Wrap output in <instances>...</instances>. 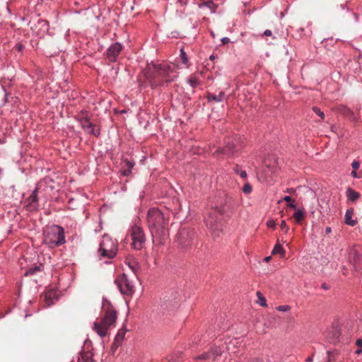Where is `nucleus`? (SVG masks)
<instances>
[{
  "instance_id": "ddd939ff",
  "label": "nucleus",
  "mask_w": 362,
  "mask_h": 362,
  "mask_svg": "<svg viewBox=\"0 0 362 362\" xmlns=\"http://www.w3.org/2000/svg\"><path fill=\"white\" fill-rule=\"evenodd\" d=\"M81 124L83 129L86 130L88 133L91 134L95 136H99V129L95 128V126L92 122H90V121L88 118L81 119Z\"/></svg>"
},
{
  "instance_id": "6ab92c4d",
  "label": "nucleus",
  "mask_w": 362,
  "mask_h": 362,
  "mask_svg": "<svg viewBox=\"0 0 362 362\" xmlns=\"http://www.w3.org/2000/svg\"><path fill=\"white\" fill-rule=\"evenodd\" d=\"M348 199L352 202L359 199L361 194L351 187H348L346 192Z\"/></svg>"
},
{
  "instance_id": "49530a36",
  "label": "nucleus",
  "mask_w": 362,
  "mask_h": 362,
  "mask_svg": "<svg viewBox=\"0 0 362 362\" xmlns=\"http://www.w3.org/2000/svg\"><path fill=\"white\" fill-rule=\"evenodd\" d=\"M17 49H18V51H21V50H22V49H23V45H18L17 46Z\"/></svg>"
},
{
  "instance_id": "a878e982",
  "label": "nucleus",
  "mask_w": 362,
  "mask_h": 362,
  "mask_svg": "<svg viewBox=\"0 0 362 362\" xmlns=\"http://www.w3.org/2000/svg\"><path fill=\"white\" fill-rule=\"evenodd\" d=\"M41 270V265L30 268L25 273L26 275H33Z\"/></svg>"
},
{
  "instance_id": "9b49d317",
  "label": "nucleus",
  "mask_w": 362,
  "mask_h": 362,
  "mask_svg": "<svg viewBox=\"0 0 362 362\" xmlns=\"http://www.w3.org/2000/svg\"><path fill=\"white\" fill-rule=\"evenodd\" d=\"M122 45L119 42L112 44L107 50V59L110 62L117 61L118 55L122 49Z\"/></svg>"
},
{
  "instance_id": "7ed1b4c3",
  "label": "nucleus",
  "mask_w": 362,
  "mask_h": 362,
  "mask_svg": "<svg viewBox=\"0 0 362 362\" xmlns=\"http://www.w3.org/2000/svg\"><path fill=\"white\" fill-rule=\"evenodd\" d=\"M103 317L100 321L95 322L93 325V330L101 337H105L108 329L115 327L117 320V312L108 301L103 302Z\"/></svg>"
},
{
  "instance_id": "8fccbe9b",
  "label": "nucleus",
  "mask_w": 362,
  "mask_h": 362,
  "mask_svg": "<svg viewBox=\"0 0 362 362\" xmlns=\"http://www.w3.org/2000/svg\"><path fill=\"white\" fill-rule=\"evenodd\" d=\"M249 362H262V361L260 360H258V359H255V360L250 361Z\"/></svg>"
},
{
  "instance_id": "f03ea898",
  "label": "nucleus",
  "mask_w": 362,
  "mask_h": 362,
  "mask_svg": "<svg viewBox=\"0 0 362 362\" xmlns=\"http://www.w3.org/2000/svg\"><path fill=\"white\" fill-rule=\"evenodd\" d=\"M175 67L167 64L148 65L144 76L152 88L162 86L164 82L168 83L175 80L176 75Z\"/></svg>"
},
{
  "instance_id": "7c9ffc66",
  "label": "nucleus",
  "mask_w": 362,
  "mask_h": 362,
  "mask_svg": "<svg viewBox=\"0 0 362 362\" xmlns=\"http://www.w3.org/2000/svg\"><path fill=\"white\" fill-rule=\"evenodd\" d=\"M188 81L190 86L193 88L196 87L199 84L198 79L194 76H192Z\"/></svg>"
},
{
  "instance_id": "9d476101",
  "label": "nucleus",
  "mask_w": 362,
  "mask_h": 362,
  "mask_svg": "<svg viewBox=\"0 0 362 362\" xmlns=\"http://www.w3.org/2000/svg\"><path fill=\"white\" fill-rule=\"evenodd\" d=\"M240 150V146L236 141L228 139L226 141L225 147L223 149L217 150L215 153H219L226 155L228 157H233Z\"/></svg>"
},
{
  "instance_id": "2eb2a0df",
  "label": "nucleus",
  "mask_w": 362,
  "mask_h": 362,
  "mask_svg": "<svg viewBox=\"0 0 362 362\" xmlns=\"http://www.w3.org/2000/svg\"><path fill=\"white\" fill-rule=\"evenodd\" d=\"M179 235L180 243L185 246L187 245L188 240H187V238H189V239H192L193 233L187 229H182L180 230Z\"/></svg>"
},
{
  "instance_id": "ea45409f",
  "label": "nucleus",
  "mask_w": 362,
  "mask_h": 362,
  "mask_svg": "<svg viewBox=\"0 0 362 362\" xmlns=\"http://www.w3.org/2000/svg\"><path fill=\"white\" fill-rule=\"evenodd\" d=\"M230 41V39L228 37H223L221 39V42L223 44L226 45L228 44Z\"/></svg>"
},
{
  "instance_id": "c756f323",
  "label": "nucleus",
  "mask_w": 362,
  "mask_h": 362,
  "mask_svg": "<svg viewBox=\"0 0 362 362\" xmlns=\"http://www.w3.org/2000/svg\"><path fill=\"white\" fill-rule=\"evenodd\" d=\"M284 200L288 203V206L292 209H296V204L292 201V199L290 196H286L284 198Z\"/></svg>"
},
{
  "instance_id": "1a4fd4ad",
  "label": "nucleus",
  "mask_w": 362,
  "mask_h": 362,
  "mask_svg": "<svg viewBox=\"0 0 362 362\" xmlns=\"http://www.w3.org/2000/svg\"><path fill=\"white\" fill-rule=\"evenodd\" d=\"M115 283L122 293L129 296L133 293L134 286L128 280L126 274H123L120 275L115 280Z\"/></svg>"
},
{
  "instance_id": "bb28decb",
  "label": "nucleus",
  "mask_w": 362,
  "mask_h": 362,
  "mask_svg": "<svg viewBox=\"0 0 362 362\" xmlns=\"http://www.w3.org/2000/svg\"><path fill=\"white\" fill-rule=\"evenodd\" d=\"M257 296L258 297V303L262 306H267L266 299L262 296V294L259 291H258L257 293Z\"/></svg>"
},
{
  "instance_id": "37998d69",
  "label": "nucleus",
  "mask_w": 362,
  "mask_h": 362,
  "mask_svg": "<svg viewBox=\"0 0 362 362\" xmlns=\"http://www.w3.org/2000/svg\"><path fill=\"white\" fill-rule=\"evenodd\" d=\"M331 228L330 227H327L326 229H325V232L327 234H329V233H331Z\"/></svg>"
},
{
  "instance_id": "b1692460",
  "label": "nucleus",
  "mask_w": 362,
  "mask_h": 362,
  "mask_svg": "<svg viewBox=\"0 0 362 362\" xmlns=\"http://www.w3.org/2000/svg\"><path fill=\"white\" fill-rule=\"evenodd\" d=\"M293 218L297 223H300L305 218L304 211L300 209L297 210L293 214Z\"/></svg>"
},
{
  "instance_id": "20e7f679",
  "label": "nucleus",
  "mask_w": 362,
  "mask_h": 362,
  "mask_svg": "<svg viewBox=\"0 0 362 362\" xmlns=\"http://www.w3.org/2000/svg\"><path fill=\"white\" fill-rule=\"evenodd\" d=\"M43 243L50 248L63 245L65 243L64 228L57 225L46 227L43 231Z\"/></svg>"
},
{
  "instance_id": "cd10ccee",
  "label": "nucleus",
  "mask_w": 362,
  "mask_h": 362,
  "mask_svg": "<svg viewBox=\"0 0 362 362\" xmlns=\"http://www.w3.org/2000/svg\"><path fill=\"white\" fill-rule=\"evenodd\" d=\"M330 332L332 333V340L334 342L339 337V332L337 327H332Z\"/></svg>"
},
{
  "instance_id": "c03bdc74",
  "label": "nucleus",
  "mask_w": 362,
  "mask_h": 362,
  "mask_svg": "<svg viewBox=\"0 0 362 362\" xmlns=\"http://www.w3.org/2000/svg\"><path fill=\"white\" fill-rule=\"evenodd\" d=\"M286 192L288 193H293L295 192V189L293 188L287 189Z\"/></svg>"
},
{
  "instance_id": "4468645a",
  "label": "nucleus",
  "mask_w": 362,
  "mask_h": 362,
  "mask_svg": "<svg viewBox=\"0 0 362 362\" xmlns=\"http://www.w3.org/2000/svg\"><path fill=\"white\" fill-rule=\"evenodd\" d=\"M126 332L127 329H125L124 328L119 329L117 334L115 337L114 342L112 343L111 346V350L113 353L117 349L119 346H121Z\"/></svg>"
},
{
  "instance_id": "473e14b6",
  "label": "nucleus",
  "mask_w": 362,
  "mask_h": 362,
  "mask_svg": "<svg viewBox=\"0 0 362 362\" xmlns=\"http://www.w3.org/2000/svg\"><path fill=\"white\" fill-rule=\"evenodd\" d=\"M252 186L249 183H245L243 187V192L245 194H250L252 192Z\"/></svg>"
},
{
  "instance_id": "f257e3e1",
  "label": "nucleus",
  "mask_w": 362,
  "mask_h": 362,
  "mask_svg": "<svg viewBox=\"0 0 362 362\" xmlns=\"http://www.w3.org/2000/svg\"><path fill=\"white\" fill-rule=\"evenodd\" d=\"M146 220L153 242L164 244L168 236V218L159 209L151 208L148 211Z\"/></svg>"
},
{
  "instance_id": "58836bf2",
  "label": "nucleus",
  "mask_w": 362,
  "mask_h": 362,
  "mask_svg": "<svg viewBox=\"0 0 362 362\" xmlns=\"http://www.w3.org/2000/svg\"><path fill=\"white\" fill-rule=\"evenodd\" d=\"M356 345L358 347H362V339H358L356 341Z\"/></svg>"
},
{
  "instance_id": "6e6552de",
  "label": "nucleus",
  "mask_w": 362,
  "mask_h": 362,
  "mask_svg": "<svg viewBox=\"0 0 362 362\" xmlns=\"http://www.w3.org/2000/svg\"><path fill=\"white\" fill-rule=\"evenodd\" d=\"M221 213L218 209H211L205 218L206 226L214 232L217 231V235L221 229Z\"/></svg>"
},
{
  "instance_id": "c9c22d12",
  "label": "nucleus",
  "mask_w": 362,
  "mask_h": 362,
  "mask_svg": "<svg viewBox=\"0 0 362 362\" xmlns=\"http://www.w3.org/2000/svg\"><path fill=\"white\" fill-rule=\"evenodd\" d=\"M276 222L274 220H269L267 222V226L269 228H274L276 227Z\"/></svg>"
},
{
  "instance_id": "5701e85b",
  "label": "nucleus",
  "mask_w": 362,
  "mask_h": 362,
  "mask_svg": "<svg viewBox=\"0 0 362 362\" xmlns=\"http://www.w3.org/2000/svg\"><path fill=\"white\" fill-rule=\"evenodd\" d=\"M224 96V93L223 92H221L218 95H213L211 93H209L207 95V98L209 101H216V102H221L223 100Z\"/></svg>"
},
{
  "instance_id": "dca6fc26",
  "label": "nucleus",
  "mask_w": 362,
  "mask_h": 362,
  "mask_svg": "<svg viewBox=\"0 0 362 362\" xmlns=\"http://www.w3.org/2000/svg\"><path fill=\"white\" fill-rule=\"evenodd\" d=\"M122 163L124 165L122 166V174L124 176H128L130 175L132 168H133L134 163L128 160L127 159H123Z\"/></svg>"
},
{
  "instance_id": "0eeeda50",
  "label": "nucleus",
  "mask_w": 362,
  "mask_h": 362,
  "mask_svg": "<svg viewBox=\"0 0 362 362\" xmlns=\"http://www.w3.org/2000/svg\"><path fill=\"white\" fill-rule=\"evenodd\" d=\"M132 245L136 250H141L145 242V235L141 227L134 225L129 230Z\"/></svg>"
},
{
  "instance_id": "3c124183",
  "label": "nucleus",
  "mask_w": 362,
  "mask_h": 362,
  "mask_svg": "<svg viewBox=\"0 0 362 362\" xmlns=\"http://www.w3.org/2000/svg\"><path fill=\"white\" fill-rule=\"evenodd\" d=\"M322 287L323 288H325V289H327V286H326V284H322Z\"/></svg>"
},
{
  "instance_id": "a19ab883",
  "label": "nucleus",
  "mask_w": 362,
  "mask_h": 362,
  "mask_svg": "<svg viewBox=\"0 0 362 362\" xmlns=\"http://www.w3.org/2000/svg\"><path fill=\"white\" fill-rule=\"evenodd\" d=\"M240 176L242 177V178H245L247 177V173L246 171L245 170H242L240 172Z\"/></svg>"
},
{
  "instance_id": "f8f14e48",
  "label": "nucleus",
  "mask_w": 362,
  "mask_h": 362,
  "mask_svg": "<svg viewBox=\"0 0 362 362\" xmlns=\"http://www.w3.org/2000/svg\"><path fill=\"white\" fill-rule=\"evenodd\" d=\"M39 189V185L36 189L33 192L31 195L25 200V207L30 211H36L38 209V199L37 192Z\"/></svg>"
},
{
  "instance_id": "2f4dec72",
  "label": "nucleus",
  "mask_w": 362,
  "mask_h": 362,
  "mask_svg": "<svg viewBox=\"0 0 362 362\" xmlns=\"http://www.w3.org/2000/svg\"><path fill=\"white\" fill-rule=\"evenodd\" d=\"M313 110L315 113H316L319 117H321L322 119H325V114L323 112L320 110V109L317 107H313Z\"/></svg>"
},
{
  "instance_id": "393cba45",
  "label": "nucleus",
  "mask_w": 362,
  "mask_h": 362,
  "mask_svg": "<svg viewBox=\"0 0 362 362\" xmlns=\"http://www.w3.org/2000/svg\"><path fill=\"white\" fill-rule=\"evenodd\" d=\"M203 5L209 8L212 12H215L217 6L213 2V1H207L203 3Z\"/></svg>"
},
{
  "instance_id": "4be33fe9",
  "label": "nucleus",
  "mask_w": 362,
  "mask_h": 362,
  "mask_svg": "<svg viewBox=\"0 0 362 362\" xmlns=\"http://www.w3.org/2000/svg\"><path fill=\"white\" fill-rule=\"evenodd\" d=\"M272 253V255L279 254L281 257H284L285 256L286 252L281 245H280L279 243H276Z\"/></svg>"
},
{
  "instance_id": "e433bc0d",
  "label": "nucleus",
  "mask_w": 362,
  "mask_h": 362,
  "mask_svg": "<svg viewBox=\"0 0 362 362\" xmlns=\"http://www.w3.org/2000/svg\"><path fill=\"white\" fill-rule=\"evenodd\" d=\"M277 309L280 311H288L290 309V307L288 305H280L277 308Z\"/></svg>"
},
{
  "instance_id": "09e8293b",
  "label": "nucleus",
  "mask_w": 362,
  "mask_h": 362,
  "mask_svg": "<svg viewBox=\"0 0 362 362\" xmlns=\"http://www.w3.org/2000/svg\"><path fill=\"white\" fill-rule=\"evenodd\" d=\"M356 354H362V349H358L356 351Z\"/></svg>"
},
{
  "instance_id": "f3484780",
  "label": "nucleus",
  "mask_w": 362,
  "mask_h": 362,
  "mask_svg": "<svg viewBox=\"0 0 362 362\" xmlns=\"http://www.w3.org/2000/svg\"><path fill=\"white\" fill-rule=\"evenodd\" d=\"M56 298V292L53 290H49L45 294V301L47 306L54 304V299Z\"/></svg>"
},
{
  "instance_id": "603ef678",
  "label": "nucleus",
  "mask_w": 362,
  "mask_h": 362,
  "mask_svg": "<svg viewBox=\"0 0 362 362\" xmlns=\"http://www.w3.org/2000/svg\"><path fill=\"white\" fill-rule=\"evenodd\" d=\"M235 171L236 173H238V174L239 173L240 174L238 169H235Z\"/></svg>"
},
{
  "instance_id": "a18cd8bd",
  "label": "nucleus",
  "mask_w": 362,
  "mask_h": 362,
  "mask_svg": "<svg viewBox=\"0 0 362 362\" xmlns=\"http://www.w3.org/2000/svg\"><path fill=\"white\" fill-rule=\"evenodd\" d=\"M272 257L270 256L269 257H266L264 260L266 262H269L270 260H271Z\"/></svg>"
},
{
  "instance_id": "a211bd4d",
  "label": "nucleus",
  "mask_w": 362,
  "mask_h": 362,
  "mask_svg": "<svg viewBox=\"0 0 362 362\" xmlns=\"http://www.w3.org/2000/svg\"><path fill=\"white\" fill-rule=\"evenodd\" d=\"M93 354L90 351H83L80 354L78 362H94Z\"/></svg>"
},
{
  "instance_id": "aec40b11",
  "label": "nucleus",
  "mask_w": 362,
  "mask_h": 362,
  "mask_svg": "<svg viewBox=\"0 0 362 362\" xmlns=\"http://www.w3.org/2000/svg\"><path fill=\"white\" fill-rule=\"evenodd\" d=\"M353 214L354 210L352 209H349L346 210L344 216L345 223L351 226H354L356 223V221L352 219Z\"/></svg>"
},
{
  "instance_id": "f704fd0d",
  "label": "nucleus",
  "mask_w": 362,
  "mask_h": 362,
  "mask_svg": "<svg viewBox=\"0 0 362 362\" xmlns=\"http://www.w3.org/2000/svg\"><path fill=\"white\" fill-rule=\"evenodd\" d=\"M351 167L354 170H357L360 167V162L358 160H354L351 163Z\"/></svg>"
},
{
  "instance_id": "c85d7f7f",
  "label": "nucleus",
  "mask_w": 362,
  "mask_h": 362,
  "mask_svg": "<svg viewBox=\"0 0 362 362\" xmlns=\"http://www.w3.org/2000/svg\"><path fill=\"white\" fill-rule=\"evenodd\" d=\"M180 57H181L182 62L184 64L187 65L188 64V59L187 57V54L184 52V50L182 49L180 50Z\"/></svg>"
},
{
  "instance_id": "423d86ee",
  "label": "nucleus",
  "mask_w": 362,
  "mask_h": 362,
  "mask_svg": "<svg viewBox=\"0 0 362 362\" xmlns=\"http://www.w3.org/2000/svg\"><path fill=\"white\" fill-rule=\"evenodd\" d=\"M117 252V245L110 235L105 234L100 243L98 253L100 258L112 259Z\"/></svg>"
},
{
  "instance_id": "de8ad7c7",
  "label": "nucleus",
  "mask_w": 362,
  "mask_h": 362,
  "mask_svg": "<svg viewBox=\"0 0 362 362\" xmlns=\"http://www.w3.org/2000/svg\"><path fill=\"white\" fill-rule=\"evenodd\" d=\"M306 361H307V362H312V361H313V357H308V358L306 359Z\"/></svg>"
},
{
  "instance_id": "39448f33",
  "label": "nucleus",
  "mask_w": 362,
  "mask_h": 362,
  "mask_svg": "<svg viewBox=\"0 0 362 362\" xmlns=\"http://www.w3.org/2000/svg\"><path fill=\"white\" fill-rule=\"evenodd\" d=\"M226 345L223 342L215 343L209 351L200 354L194 358L196 360H204L207 362H221L226 356Z\"/></svg>"
},
{
  "instance_id": "72a5a7b5",
  "label": "nucleus",
  "mask_w": 362,
  "mask_h": 362,
  "mask_svg": "<svg viewBox=\"0 0 362 362\" xmlns=\"http://www.w3.org/2000/svg\"><path fill=\"white\" fill-rule=\"evenodd\" d=\"M280 227L282 230H285V233H287L289 230L288 226L286 225V221L282 220L280 224Z\"/></svg>"
},
{
  "instance_id": "79ce46f5",
  "label": "nucleus",
  "mask_w": 362,
  "mask_h": 362,
  "mask_svg": "<svg viewBox=\"0 0 362 362\" xmlns=\"http://www.w3.org/2000/svg\"><path fill=\"white\" fill-rule=\"evenodd\" d=\"M272 31L270 30H266L264 33V36H271L272 35Z\"/></svg>"
},
{
  "instance_id": "412c9836",
  "label": "nucleus",
  "mask_w": 362,
  "mask_h": 362,
  "mask_svg": "<svg viewBox=\"0 0 362 362\" xmlns=\"http://www.w3.org/2000/svg\"><path fill=\"white\" fill-rule=\"evenodd\" d=\"M126 264H128L129 267L132 269V271L136 274L139 270V264L137 261L134 259H128L126 260Z\"/></svg>"
},
{
  "instance_id": "4c0bfd02",
  "label": "nucleus",
  "mask_w": 362,
  "mask_h": 362,
  "mask_svg": "<svg viewBox=\"0 0 362 362\" xmlns=\"http://www.w3.org/2000/svg\"><path fill=\"white\" fill-rule=\"evenodd\" d=\"M351 175L354 177V178H360L361 176L359 175L357 173H356V170H354L351 173Z\"/></svg>"
}]
</instances>
